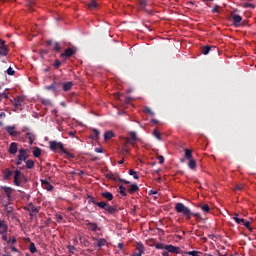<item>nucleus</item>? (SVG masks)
Returning <instances> with one entry per match:
<instances>
[{"mask_svg": "<svg viewBox=\"0 0 256 256\" xmlns=\"http://www.w3.org/2000/svg\"><path fill=\"white\" fill-rule=\"evenodd\" d=\"M0 235H2L3 241H7V231L1 229Z\"/></svg>", "mask_w": 256, "mask_h": 256, "instance_id": "e433bc0d", "label": "nucleus"}, {"mask_svg": "<svg viewBox=\"0 0 256 256\" xmlns=\"http://www.w3.org/2000/svg\"><path fill=\"white\" fill-rule=\"evenodd\" d=\"M244 185L243 184H238L236 185V187L234 188V191H241V189H243Z\"/></svg>", "mask_w": 256, "mask_h": 256, "instance_id": "603ef678", "label": "nucleus"}, {"mask_svg": "<svg viewBox=\"0 0 256 256\" xmlns=\"http://www.w3.org/2000/svg\"><path fill=\"white\" fill-rule=\"evenodd\" d=\"M45 89H47V91H51V89H55V86L54 85L46 86Z\"/></svg>", "mask_w": 256, "mask_h": 256, "instance_id": "13d9d810", "label": "nucleus"}, {"mask_svg": "<svg viewBox=\"0 0 256 256\" xmlns=\"http://www.w3.org/2000/svg\"><path fill=\"white\" fill-rule=\"evenodd\" d=\"M153 135H154L155 138L158 139V141H161V133L159 132V130L155 129L153 131Z\"/></svg>", "mask_w": 256, "mask_h": 256, "instance_id": "473e14b6", "label": "nucleus"}, {"mask_svg": "<svg viewBox=\"0 0 256 256\" xmlns=\"http://www.w3.org/2000/svg\"><path fill=\"white\" fill-rule=\"evenodd\" d=\"M69 252L73 253L75 251V247L74 246H68Z\"/></svg>", "mask_w": 256, "mask_h": 256, "instance_id": "052dcab7", "label": "nucleus"}, {"mask_svg": "<svg viewBox=\"0 0 256 256\" xmlns=\"http://www.w3.org/2000/svg\"><path fill=\"white\" fill-rule=\"evenodd\" d=\"M13 175V172L10 169L4 170V179H9Z\"/></svg>", "mask_w": 256, "mask_h": 256, "instance_id": "c85d7f7f", "label": "nucleus"}, {"mask_svg": "<svg viewBox=\"0 0 256 256\" xmlns=\"http://www.w3.org/2000/svg\"><path fill=\"white\" fill-rule=\"evenodd\" d=\"M212 13H219V8L218 7L213 8Z\"/></svg>", "mask_w": 256, "mask_h": 256, "instance_id": "0e129e2a", "label": "nucleus"}, {"mask_svg": "<svg viewBox=\"0 0 256 256\" xmlns=\"http://www.w3.org/2000/svg\"><path fill=\"white\" fill-rule=\"evenodd\" d=\"M56 219H57V221H63V216H61V215H56Z\"/></svg>", "mask_w": 256, "mask_h": 256, "instance_id": "680f3d73", "label": "nucleus"}, {"mask_svg": "<svg viewBox=\"0 0 256 256\" xmlns=\"http://www.w3.org/2000/svg\"><path fill=\"white\" fill-rule=\"evenodd\" d=\"M50 149L51 151H57L58 153H63L65 150V146H63V143L52 141L50 142Z\"/></svg>", "mask_w": 256, "mask_h": 256, "instance_id": "f03ea898", "label": "nucleus"}, {"mask_svg": "<svg viewBox=\"0 0 256 256\" xmlns=\"http://www.w3.org/2000/svg\"><path fill=\"white\" fill-rule=\"evenodd\" d=\"M15 243H17V238L15 237L7 241V245H15Z\"/></svg>", "mask_w": 256, "mask_h": 256, "instance_id": "c03bdc74", "label": "nucleus"}, {"mask_svg": "<svg viewBox=\"0 0 256 256\" xmlns=\"http://www.w3.org/2000/svg\"><path fill=\"white\" fill-rule=\"evenodd\" d=\"M30 253H37V247H35L34 243L30 244Z\"/></svg>", "mask_w": 256, "mask_h": 256, "instance_id": "4c0bfd02", "label": "nucleus"}, {"mask_svg": "<svg viewBox=\"0 0 256 256\" xmlns=\"http://www.w3.org/2000/svg\"><path fill=\"white\" fill-rule=\"evenodd\" d=\"M92 131H93V134L91 135V139H94V140L99 139V135H100L99 130L93 129Z\"/></svg>", "mask_w": 256, "mask_h": 256, "instance_id": "393cba45", "label": "nucleus"}, {"mask_svg": "<svg viewBox=\"0 0 256 256\" xmlns=\"http://www.w3.org/2000/svg\"><path fill=\"white\" fill-rule=\"evenodd\" d=\"M75 51L71 48H67L64 53L60 54V57H73Z\"/></svg>", "mask_w": 256, "mask_h": 256, "instance_id": "9d476101", "label": "nucleus"}, {"mask_svg": "<svg viewBox=\"0 0 256 256\" xmlns=\"http://www.w3.org/2000/svg\"><path fill=\"white\" fill-rule=\"evenodd\" d=\"M211 51V48L209 46H205L202 48V54L203 55H209V52Z\"/></svg>", "mask_w": 256, "mask_h": 256, "instance_id": "2f4dec72", "label": "nucleus"}, {"mask_svg": "<svg viewBox=\"0 0 256 256\" xmlns=\"http://www.w3.org/2000/svg\"><path fill=\"white\" fill-rule=\"evenodd\" d=\"M186 255H190V256H201L203 255V253L199 252V251H189L186 252Z\"/></svg>", "mask_w": 256, "mask_h": 256, "instance_id": "cd10ccee", "label": "nucleus"}, {"mask_svg": "<svg viewBox=\"0 0 256 256\" xmlns=\"http://www.w3.org/2000/svg\"><path fill=\"white\" fill-rule=\"evenodd\" d=\"M149 195H157V191L156 190H150Z\"/></svg>", "mask_w": 256, "mask_h": 256, "instance_id": "e2e57ef3", "label": "nucleus"}, {"mask_svg": "<svg viewBox=\"0 0 256 256\" xmlns=\"http://www.w3.org/2000/svg\"><path fill=\"white\" fill-rule=\"evenodd\" d=\"M234 221L238 222L239 221V215L238 214H235L234 217H233Z\"/></svg>", "mask_w": 256, "mask_h": 256, "instance_id": "69168bd1", "label": "nucleus"}, {"mask_svg": "<svg viewBox=\"0 0 256 256\" xmlns=\"http://www.w3.org/2000/svg\"><path fill=\"white\" fill-rule=\"evenodd\" d=\"M162 256H169V251L162 252Z\"/></svg>", "mask_w": 256, "mask_h": 256, "instance_id": "774afa93", "label": "nucleus"}, {"mask_svg": "<svg viewBox=\"0 0 256 256\" xmlns=\"http://www.w3.org/2000/svg\"><path fill=\"white\" fill-rule=\"evenodd\" d=\"M11 251H13L14 253H18L19 250L15 247V246H10Z\"/></svg>", "mask_w": 256, "mask_h": 256, "instance_id": "4d7b16f0", "label": "nucleus"}, {"mask_svg": "<svg viewBox=\"0 0 256 256\" xmlns=\"http://www.w3.org/2000/svg\"><path fill=\"white\" fill-rule=\"evenodd\" d=\"M125 141H126V143H125V146L123 147L122 151H123V153H126V155H129L130 151L128 150L127 145H133V141H131V139H129V138H126Z\"/></svg>", "mask_w": 256, "mask_h": 256, "instance_id": "9b49d317", "label": "nucleus"}, {"mask_svg": "<svg viewBox=\"0 0 256 256\" xmlns=\"http://www.w3.org/2000/svg\"><path fill=\"white\" fill-rule=\"evenodd\" d=\"M188 167L192 171H195V169H197V162L195 161V159L191 158L190 160H188Z\"/></svg>", "mask_w": 256, "mask_h": 256, "instance_id": "f8f14e48", "label": "nucleus"}, {"mask_svg": "<svg viewBox=\"0 0 256 256\" xmlns=\"http://www.w3.org/2000/svg\"><path fill=\"white\" fill-rule=\"evenodd\" d=\"M130 137H131V140H130V141H138L137 133H135V132H130Z\"/></svg>", "mask_w": 256, "mask_h": 256, "instance_id": "58836bf2", "label": "nucleus"}, {"mask_svg": "<svg viewBox=\"0 0 256 256\" xmlns=\"http://www.w3.org/2000/svg\"><path fill=\"white\" fill-rule=\"evenodd\" d=\"M184 153H185V157H186L188 160L193 159V154H192V151H191V150L185 148V149H184Z\"/></svg>", "mask_w": 256, "mask_h": 256, "instance_id": "6ab92c4d", "label": "nucleus"}, {"mask_svg": "<svg viewBox=\"0 0 256 256\" xmlns=\"http://www.w3.org/2000/svg\"><path fill=\"white\" fill-rule=\"evenodd\" d=\"M102 197L108 199V201H113V194L111 192H103Z\"/></svg>", "mask_w": 256, "mask_h": 256, "instance_id": "dca6fc26", "label": "nucleus"}, {"mask_svg": "<svg viewBox=\"0 0 256 256\" xmlns=\"http://www.w3.org/2000/svg\"><path fill=\"white\" fill-rule=\"evenodd\" d=\"M139 5L141 9H145L147 7V0H139Z\"/></svg>", "mask_w": 256, "mask_h": 256, "instance_id": "f704fd0d", "label": "nucleus"}, {"mask_svg": "<svg viewBox=\"0 0 256 256\" xmlns=\"http://www.w3.org/2000/svg\"><path fill=\"white\" fill-rule=\"evenodd\" d=\"M8 53H9L8 48H1L0 49V57H7Z\"/></svg>", "mask_w": 256, "mask_h": 256, "instance_id": "a878e982", "label": "nucleus"}, {"mask_svg": "<svg viewBox=\"0 0 256 256\" xmlns=\"http://www.w3.org/2000/svg\"><path fill=\"white\" fill-rule=\"evenodd\" d=\"M0 49H7V45H5V40H0Z\"/></svg>", "mask_w": 256, "mask_h": 256, "instance_id": "09e8293b", "label": "nucleus"}, {"mask_svg": "<svg viewBox=\"0 0 256 256\" xmlns=\"http://www.w3.org/2000/svg\"><path fill=\"white\" fill-rule=\"evenodd\" d=\"M14 184L19 187L21 186V171L16 170L14 174Z\"/></svg>", "mask_w": 256, "mask_h": 256, "instance_id": "0eeeda50", "label": "nucleus"}, {"mask_svg": "<svg viewBox=\"0 0 256 256\" xmlns=\"http://www.w3.org/2000/svg\"><path fill=\"white\" fill-rule=\"evenodd\" d=\"M145 253V247L143 244H137L134 253L131 256H142Z\"/></svg>", "mask_w": 256, "mask_h": 256, "instance_id": "39448f33", "label": "nucleus"}, {"mask_svg": "<svg viewBox=\"0 0 256 256\" xmlns=\"http://www.w3.org/2000/svg\"><path fill=\"white\" fill-rule=\"evenodd\" d=\"M119 193L120 195H122L123 197H125V195H127L125 193V187L124 186H119Z\"/></svg>", "mask_w": 256, "mask_h": 256, "instance_id": "79ce46f5", "label": "nucleus"}, {"mask_svg": "<svg viewBox=\"0 0 256 256\" xmlns=\"http://www.w3.org/2000/svg\"><path fill=\"white\" fill-rule=\"evenodd\" d=\"M54 50L55 51H61V46H59V42H55V44H54Z\"/></svg>", "mask_w": 256, "mask_h": 256, "instance_id": "8fccbe9b", "label": "nucleus"}, {"mask_svg": "<svg viewBox=\"0 0 256 256\" xmlns=\"http://www.w3.org/2000/svg\"><path fill=\"white\" fill-rule=\"evenodd\" d=\"M0 229H2V231H7L8 229L7 224H5V222L1 220H0Z\"/></svg>", "mask_w": 256, "mask_h": 256, "instance_id": "c9c22d12", "label": "nucleus"}, {"mask_svg": "<svg viewBox=\"0 0 256 256\" xmlns=\"http://www.w3.org/2000/svg\"><path fill=\"white\" fill-rule=\"evenodd\" d=\"M232 18L234 21V26L239 27V25H241V21H243V18H241V16H239L238 14H234Z\"/></svg>", "mask_w": 256, "mask_h": 256, "instance_id": "1a4fd4ad", "label": "nucleus"}, {"mask_svg": "<svg viewBox=\"0 0 256 256\" xmlns=\"http://www.w3.org/2000/svg\"><path fill=\"white\" fill-rule=\"evenodd\" d=\"M110 139H113V131H108L104 134L105 141H109Z\"/></svg>", "mask_w": 256, "mask_h": 256, "instance_id": "aec40b11", "label": "nucleus"}, {"mask_svg": "<svg viewBox=\"0 0 256 256\" xmlns=\"http://www.w3.org/2000/svg\"><path fill=\"white\" fill-rule=\"evenodd\" d=\"M96 153H103V148H95Z\"/></svg>", "mask_w": 256, "mask_h": 256, "instance_id": "bf43d9fd", "label": "nucleus"}, {"mask_svg": "<svg viewBox=\"0 0 256 256\" xmlns=\"http://www.w3.org/2000/svg\"><path fill=\"white\" fill-rule=\"evenodd\" d=\"M244 227H246L247 229H250L251 223L249 221H245L243 222Z\"/></svg>", "mask_w": 256, "mask_h": 256, "instance_id": "864d4df0", "label": "nucleus"}, {"mask_svg": "<svg viewBox=\"0 0 256 256\" xmlns=\"http://www.w3.org/2000/svg\"><path fill=\"white\" fill-rule=\"evenodd\" d=\"M59 65H61V62H59V60L55 61L54 67H59Z\"/></svg>", "mask_w": 256, "mask_h": 256, "instance_id": "338daca9", "label": "nucleus"}, {"mask_svg": "<svg viewBox=\"0 0 256 256\" xmlns=\"http://www.w3.org/2000/svg\"><path fill=\"white\" fill-rule=\"evenodd\" d=\"M71 87H73V82H66L63 84L64 91H70Z\"/></svg>", "mask_w": 256, "mask_h": 256, "instance_id": "4be33fe9", "label": "nucleus"}, {"mask_svg": "<svg viewBox=\"0 0 256 256\" xmlns=\"http://www.w3.org/2000/svg\"><path fill=\"white\" fill-rule=\"evenodd\" d=\"M128 191H129V193H135V192L139 191V186H137V184H132V185H130Z\"/></svg>", "mask_w": 256, "mask_h": 256, "instance_id": "f3484780", "label": "nucleus"}, {"mask_svg": "<svg viewBox=\"0 0 256 256\" xmlns=\"http://www.w3.org/2000/svg\"><path fill=\"white\" fill-rule=\"evenodd\" d=\"M201 209L204 211V213H209V211L211 210L209 208V205H207V204L201 206Z\"/></svg>", "mask_w": 256, "mask_h": 256, "instance_id": "a19ab883", "label": "nucleus"}, {"mask_svg": "<svg viewBox=\"0 0 256 256\" xmlns=\"http://www.w3.org/2000/svg\"><path fill=\"white\" fill-rule=\"evenodd\" d=\"M191 215H193V217H196V219H201V215L199 213H192Z\"/></svg>", "mask_w": 256, "mask_h": 256, "instance_id": "6e6d98bb", "label": "nucleus"}, {"mask_svg": "<svg viewBox=\"0 0 256 256\" xmlns=\"http://www.w3.org/2000/svg\"><path fill=\"white\" fill-rule=\"evenodd\" d=\"M26 137L29 139L30 145H33V142L35 141V134L32 132H27Z\"/></svg>", "mask_w": 256, "mask_h": 256, "instance_id": "2eb2a0df", "label": "nucleus"}, {"mask_svg": "<svg viewBox=\"0 0 256 256\" xmlns=\"http://www.w3.org/2000/svg\"><path fill=\"white\" fill-rule=\"evenodd\" d=\"M1 189L6 193L7 197H11V193H13V189L11 187L2 186Z\"/></svg>", "mask_w": 256, "mask_h": 256, "instance_id": "4468645a", "label": "nucleus"}, {"mask_svg": "<svg viewBox=\"0 0 256 256\" xmlns=\"http://www.w3.org/2000/svg\"><path fill=\"white\" fill-rule=\"evenodd\" d=\"M62 153H64V155H66V159H75V155H73L69 151L65 150V148H64V150H62Z\"/></svg>", "mask_w": 256, "mask_h": 256, "instance_id": "412c9836", "label": "nucleus"}, {"mask_svg": "<svg viewBox=\"0 0 256 256\" xmlns=\"http://www.w3.org/2000/svg\"><path fill=\"white\" fill-rule=\"evenodd\" d=\"M96 205L98 206V207H100V209H106L107 208V203L106 202H98V203H96Z\"/></svg>", "mask_w": 256, "mask_h": 256, "instance_id": "72a5a7b5", "label": "nucleus"}, {"mask_svg": "<svg viewBox=\"0 0 256 256\" xmlns=\"http://www.w3.org/2000/svg\"><path fill=\"white\" fill-rule=\"evenodd\" d=\"M155 247H156V249H165L167 247V245L158 243L155 245Z\"/></svg>", "mask_w": 256, "mask_h": 256, "instance_id": "de8ad7c7", "label": "nucleus"}, {"mask_svg": "<svg viewBox=\"0 0 256 256\" xmlns=\"http://www.w3.org/2000/svg\"><path fill=\"white\" fill-rule=\"evenodd\" d=\"M15 153H17V143L13 142V143L10 144L9 154L10 155H15Z\"/></svg>", "mask_w": 256, "mask_h": 256, "instance_id": "ddd939ff", "label": "nucleus"}, {"mask_svg": "<svg viewBox=\"0 0 256 256\" xmlns=\"http://www.w3.org/2000/svg\"><path fill=\"white\" fill-rule=\"evenodd\" d=\"M21 101H23V98L18 97V100L14 103L15 107H21Z\"/></svg>", "mask_w": 256, "mask_h": 256, "instance_id": "a18cd8bd", "label": "nucleus"}, {"mask_svg": "<svg viewBox=\"0 0 256 256\" xmlns=\"http://www.w3.org/2000/svg\"><path fill=\"white\" fill-rule=\"evenodd\" d=\"M105 211H107L108 213H115V211H117V208H115V206L106 205Z\"/></svg>", "mask_w": 256, "mask_h": 256, "instance_id": "b1692460", "label": "nucleus"}, {"mask_svg": "<svg viewBox=\"0 0 256 256\" xmlns=\"http://www.w3.org/2000/svg\"><path fill=\"white\" fill-rule=\"evenodd\" d=\"M105 245H107V240H105V239L98 240L97 247H105Z\"/></svg>", "mask_w": 256, "mask_h": 256, "instance_id": "c756f323", "label": "nucleus"}, {"mask_svg": "<svg viewBox=\"0 0 256 256\" xmlns=\"http://www.w3.org/2000/svg\"><path fill=\"white\" fill-rule=\"evenodd\" d=\"M129 175H131L132 177H134V179H139V175H137V172L134 170H130L129 171Z\"/></svg>", "mask_w": 256, "mask_h": 256, "instance_id": "ea45409f", "label": "nucleus"}, {"mask_svg": "<svg viewBox=\"0 0 256 256\" xmlns=\"http://www.w3.org/2000/svg\"><path fill=\"white\" fill-rule=\"evenodd\" d=\"M176 213H182L186 219H191V209L189 207L185 206L183 203H176L174 207Z\"/></svg>", "mask_w": 256, "mask_h": 256, "instance_id": "f257e3e1", "label": "nucleus"}, {"mask_svg": "<svg viewBox=\"0 0 256 256\" xmlns=\"http://www.w3.org/2000/svg\"><path fill=\"white\" fill-rule=\"evenodd\" d=\"M33 155H34V157H41V149L40 148H35L33 150Z\"/></svg>", "mask_w": 256, "mask_h": 256, "instance_id": "7c9ffc66", "label": "nucleus"}, {"mask_svg": "<svg viewBox=\"0 0 256 256\" xmlns=\"http://www.w3.org/2000/svg\"><path fill=\"white\" fill-rule=\"evenodd\" d=\"M236 223H238V225H243V223H245V219L238 218V221H236Z\"/></svg>", "mask_w": 256, "mask_h": 256, "instance_id": "5fc2aeb1", "label": "nucleus"}, {"mask_svg": "<svg viewBox=\"0 0 256 256\" xmlns=\"http://www.w3.org/2000/svg\"><path fill=\"white\" fill-rule=\"evenodd\" d=\"M88 9H96L97 7V1L95 0H91L88 4H87Z\"/></svg>", "mask_w": 256, "mask_h": 256, "instance_id": "5701e85b", "label": "nucleus"}, {"mask_svg": "<svg viewBox=\"0 0 256 256\" xmlns=\"http://www.w3.org/2000/svg\"><path fill=\"white\" fill-rule=\"evenodd\" d=\"M158 162L160 165H163V163H165V158L162 155L158 156Z\"/></svg>", "mask_w": 256, "mask_h": 256, "instance_id": "3c124183", "label": "nucleus"}, {"mask_svg": "<svg viewBox=\"0 0 256 256\" xmlns=\"http://www.w3.org/2000/svg\"><path fill=\"white\" fill-rule=\"evenodd\" d=\"M165 250L168 251V253H174L175 255H179L181 251L179 247L173 245H166Z\"/></svg>", "mask_w": 256, "mask_h": 256, "instance_id": "423d86ee", "label": "nucleus"}, {"mask_svg": "<svg viewBox=\"0 0 256 256\" xmlns=\"http://www.w3.org/2000/svg\"><path fill=\"white\" fill-rule=\"evenodd\" d=\"M41 185L43 189H46V191H53V185L49 183L47 180H41Z\"/></svg>", "mask_w": 256, "mask_h": 256, "instance_id": "6e6552de", "label": "nucleus"}, {"mask_svg": "<svg viewBox=\"0 0 256 256\" xmlns=\"http://www.w3.org/2000/svg\"><path fill=\"white\" fill-rule=\"evenodd\" d=\"M144 113H147L148 115H155V112H152L151 108L149 107L144 108Z\"/></svg>", "mask_w": 256, "mask_h": 256, "instance_id": "37998d69", "label": "nucleus"}, {"mask_svg": "<svg viewBox=\"0 0 256 256\" xmlns=\"http://www.w3.org/2000/svg\"><path fill=\"white\" fill-rule=\"evenodd\" d=\"M29 158V155L27 154V150L20 149L18 154V161L16 162V165H22L23 161H27Z\"/></svg>", "mask_w": 256, "mask_h": 256, "instance_id": "7ed1b4c3", "label": "nucleus"}, {"mask_svg": "<svg viewBox=\"0 0 256 256\" xmlns=\"http://www.w3.org/2000/svg\"><path fill=\"white\" fill-rule=\"evenodd\" d=\"M6 73H7V75H15V70H13L11 67H9V68L6 70Z\"/></svg>", "mask_w": 256, "mask_h": 256, "instance_id": "49530a36", "label": "nucleus"}, {"mask_svg": "<svg viewBox=\"0 0 256 256\" xmlns=\"http://www.w3.org/2000/svg\"><path fill=\"white\" fill-rule=\"evenodd\" d=\"M35 167V162L33 160H27L26 161V168L27 169H33Z\"/></svg>", "mask_w": 256, "mask_h": 256, "instance_id": "bb28decb", "label": "nucleus"}, {"mask_svg": "<svg viewBox=\"0 0 256 256\" xmlns=\"http://www.w3.org/2000/svg\"><path fill=\"white\" fill-rule=\"evenodd\" d=\"M86 225L89 231H97V224L89 222Z\"/></svg>", "mask_w": 256, "mask_h": 256, "instance_id": "a211bd4d", "label": "nucleus"}, {"mask_svg": "<svg viewBox=\"0 0 256 256\" xmlns=\"http://www.w3.org/2000/svg\"><path fill=\"white\" fill-rule=\"evenodd\" d=\"M15 129H16L15 126H7L6 127V131L10 135V137H19V135H21V132L15 130Z\"/></svg>", "mask_w": 256, "mask_h": 256, "instance_id": "20e7f679", "label": "nucleus"}]
</instances>
